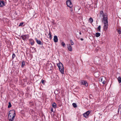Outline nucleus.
Instances as JSON below:
<instances>
[{
  "label": "nucleus",
  "mask_w": 121,
  "mask_h": 121,
  "mask_svg": "<svg viewBox=\"0 0 121 121\" xmlns=\"http://www.w3.org/2000/svg\"><path fill=\"white\" fill-rule=\"evenodd\" d=\"M53 40L56 43L58 42V39L57 36H56L55 35L54 36Z\"/></svg>",
  "instance_id": "12"
},
{
  "label": "nucleus",
  "mask_w": 121,
  "mask_h": 121,
  "mask_svg": "<svg viewBox=\"0 0 121 121\" xmlns=\"http://www.w3.org/2000/svg\"><path fill=\"white\" fill-rule=\"evenodd\" d=\"M52 107L54 108H56V104L55 103H53L52 105Z\"/></svg>",
  "instance_id": "17"
},
{
  "label": "nucleus",
  "mask_w": 121,
  "mask_h": 121,
  "mask_svg": "<svg viewBox=\"0 0 121 121\" xmlns=\"http://www.w3.org/2000/svg\"><path fill=\"white\" fill-rule=\"evenodd\" d=\"M16 114L14 110H10L9 112L8 118L9 121H13L15 118Z\"/></svg>",
  "instance_id": "1"
},
{
  "label": "nucleus",
  "mask_w": 121,
  "mask_h": 121,
  "mask_svg": "<svg viewBox=\"0 0 121 121\" xmlns=\"http://www.w3.org/2000/svg\"><path fill=\"white\" fill-rule=\"evenodd\" d=\"M67 48L69 51H72V47L70 44L67 45Z\"/></svg>",
  "instance_id": "10"
},
{
  "label": "nucleus",
  "mask_w": 121,
  "mask_h": 121,
  "mask_svg": "<svg viewBox=\"0 0 121 121\" xmlns=\"http://www.w3.org/2000/svg\"><path fill=\"white\" fill-rule=\"evenodd\" d=\"M8 104H9V105L8 106V108H10L11 107L12 105H11V103L10 102H9Z\"/></svg>",
  "instance_id": "22"
},
{
  "label": "nucleus",
  "mask_w": 121,
  "mask_h": 121,
  "mask_svg": "<svg viewBox=\"0 0 121 121\" xmlns=\"http://www.w3.org/2000/svg\"><path fill=\"white\" fill-rule=\"evenodd\" d=\"M15 56V55L14 54H13L12 58L13 59Z\"/></svg>",
  "instance_id": "30"
},
{
  "label": "nucleus",
  "mask_w": 121,
  "mask_h": 121,
  "mask_svg": "<svg viewBox=\"0 0 121 121\" xmlns=\"http://www.w3.org/2000/svg\"><path fill=\"white\" fill-rule=\"evenodd\" d=\"M71 11L72 12V10H71Z\"/></svg>",
  "instance_id": "39"
},
{
  "label": "nucleus",
  "mask_w": 121,
  "mask_h": 121,
  "mask_svg": "<svg viewBox=\"0 0 121 121\" xmlns=\"http://www.w3.org/2000/svg\"><path fill=\"white\" fill-rule=\"evenodd\" d=\"M80 39L82 41L83 40V39L82 38H81Z\"/></svg>",
  "instance_id": "37"
},
{
  "label": "nucleus",
  "mask_w": 121,
  "mask_h": 121,
  "mask_svg": "<svg viewBox=\"0 0 121 121\" xmlns=\"http://www.w3.org/2000/svg\"><path fill=\"white\" fill-rule=\"evenodd\" d=\"M101 28V26H99L98 27V29L99 30H100Z\"/></svg>",
  "instance_id": "31"
},
{
  "label": "nucleus",
  "mask_w": 121,
  "mask_h": 121,
  "mask_svg": "<svg viewBox=\"0 0 121 121\" xmlns=\"http://www.w3.org/2000/svg\"><path fill=\"white\" fill-rule=\"evenodd\" d=\"M52 22L53 25L55 24V23L54 22V21L53 20H52Z\"/></svg>",
  "instance_id": "28"
},
{
  "label": "nucleus",
  "mask_w": 121,
  "mask_h": 121,
  "mask_svg": "<svg viewBox=\"0 0 121 121\" xmlns=\"http://www.w3.org/2000/svg\"><path fill=\"white\" fill-rule=\"evenodd\" d=\"M81 84L82 85H84L86 86H88V84L87 82L85 81H81Z\"/></svg>",
  "instance_id": "8"
},
{
  "label": "nucleus",
  "mask_w": 121,
  "mask_h": 121,
  "mask_svg": "<svg viewBox=\"0 0 121 121\" xmlns=\"http://www.w3.org/2000/svg\"><path fill=\"white\" fill-rule=\"evenodd\" d=\"M24 23L23 22H21L20 23V24L19 25V26H23V24Z\"/></svg>",
  "instance_id": "27"
},
{
  "label": "nucleus",
  "mask_w": 121,
  "mask_h": 121,
  "mask_svg": "<svg viewBox=\"0 0 121 121\" xmlns=\"http://www.w3.org/2000/svg\"><path fill=\"white\" fill-rule=\"evenodd\" d=\"M90 113V112L89 111H87L83 114V117L86 118H87Z\"/></svg>",
  "instance_id": "5"
},
{
  "label": "nucleus",
  "mask_w": 121,
  "mask_h": 121,
  "mask_svg": "<svg viewBox=\"0 0 121 121\" xmlns=\"http://www.w3.org/2000/svg\"><path fill=\"white\" fill-rule=\"evenodd\" d=\"M93 21V20L92 17H90L89 19V22L90 23H91Z\"/></svg>",
  "instance_id": "18"
},
{
  "label": "nucleus",
  "mask_w": 121,
  "mask_h": 121,
  "mask_svg": "<svg viewBox=\"0 0 121 121\" xmlns=\"http://www.w3.org/2000/svg\"><path fill=\"white\" fill-rule=\"evenodd\" d=\"M45 82V81L43 80H42L41 81V82L42 83V84H44V83Z\"/></svg>",
  "instance_id": "29"
},
{
  "label": "nucleus",
  "mask_w": 121,
  "mask_h": 121,
  "mask_svg": "<svg viewBox=\"0 0 121 121\" xmlns=\"http://www.w3.org/2000/svg\"><path fill=\"white\" fill-rule=\"evenodd\" d=\"M48 38L50 39H51L52 38V37L51 36V33L50 31H49V33L48 34Z\"/></svg>",
  "instance_id": "15"
},
{
  "label": "nucleus",
  "mask_w": 121,
  "mask_h": 121,
  "mask_svg": "<svg viewBox=\"0 0 121 121\" xmlns=\"http://www.w3.org/2000/svg\"><path fill=\"white\" fill-rule=\"evenodd\" d=\"M61 45L63 47H64L65 46V44L64 42H62V43Z\"/></svg>",
  "instance_id": "25"
},
{
  "label": "nucleus",
  "mask_w": 121,
  "mask_h": 121,
  "mask_svg": "<svg viewBox=\"0 0 121 121\" xmlns=\"http://www.w3.org/2000/svg\"><path fill=\"white\" fill-rule=\"evenodd\" d=\"M57 65L60 72L62 74H64V69L63 64L61 62H60L57 64Z\"/></svg>",
  "instance_id": "3"
},
{
  "label": "nucleus",
  "mask_w": 121,
  "mask_h": 121,
  "mask_svg": "<svg viewBox=\"0 0 121 121\" xmlns=\"http://www.w3.org/2000/svg\"><path fill=\"white\" fill-rule=\"evenodd\" d=\"M121 108V104L119 105V108H118V110L120 109Z\"/></svg>",
  "instance_id": "32"
},
{
  "label": "nucleus",
  "mask_w": 121,
  "mask_h": 121,
  "mask_svg": "<svg viewBox=\"0 0 121 121\" xmlns=\"http://www.w3.org/2000/svg\"><path fill=\"white\" fill-rule=\"evenodd\" d=\"M51 112H53V108H51Z\"/></svg>",
  "instance_id": "36"
},
{
  "label": "nucleus",
  "mask_w": 121,
  "mask_h": 121,
  "mask_svg": "<svg viewBox=\"0 0 121 121\" xmlns=\"http://www.w3.org/2000/svg\"><path fill=\"white\" fill-rule=\"evenodd\" d=\"M25 65V62L24 61H23L22 62V64L21 66L22 67H23Z\"/></svg>",
  "instance_id": "21"
},
{
  "label": "nucleus",
  "mask_w": 121,
  "mask_h": 121,
  "mask_svg": "<svg viewBox=\"0 0 121 121\" xmlns=\"http://www.w3.org/2000/svg\"><path fill=\"white\" fill-rule=\"evenodd\" d=\"M106 80L105 77H103L101 79V82H102L103 83L105 84L106 82V81H105Z\"/></svg>",
  "instance_id": "9"
},
{
  "label": "nucleus",
  "mask_w": 121,
  "mask_h": 121,
  "mask_svg": "<svg viewBox=\"0 0 121 121\" xmlns=\"http://www.w3.org/2000/svg\"><path fill=\"white\" fill-rule=\"evenodd\" d=\"M117 32L120 34L121 33V31H117Z\"/></svg>",
  "instance_id": "33"
},
{
  "label": "nucleus",
  "mask_w": 121,
  "mask_h": 121,
  "mask_svg": "<svg viewBox=\"0 0 121 121\" xmlns=\"http://www.w3.org/2000/svg\"><path fill=\"white\" fill-rule=\"evenodd\" d=\"M94 75L95 77L97 78L99 75V73L98 72H96L94 73Z\"/></svg>",
  "instance_id": "13"
},
{
  "label": "nucleus",
  "mask_w": 121,
  "mask_h": 121,
  "mask_svg": "<svg viewBox=\"0 0 121 121\" xmlns=\"http://www.w3.org/2000/svg\"><path fill=\"white\" fill-rule=\"evenodd\" d=\"M49 65L51 67L50 69H51L52 68V65L51 64H50Z\"/></svg>",
  "instance_id": "35"
},
{
  "label": "nucleus",
  "mask_w": 121,
  "mask_h": 121,
  "mask_svg": "<svg viewBox=\"0 0 121 121\" xmlns=\"http://www.w3.org/2000/svg\"><path fill=\"white\" fill-rule=\"evenodd\" d=\"M119 110H118V112H119Z\"/></svg>",
  "instance_id": "40"
},
{
  "label": "nucleus",
  "mask_w": 121,
  "mask_h": 121,
  "mask_svg": "<svg viewBox=\"0 0 121 121\" xmlns=\"http://www.w3.org/2000/svg\"><path fill=\"white\" fill-rule=\"evenodd\" d=\"M5 3L3 1H0V7H3L5 6Z\"/></svg>",
  "instance_id": "11"
},
{
  "label": "nucleus",
  "mask_w": 121,
  "mask_h": 121,
  "mask_svg": "<svg viewBox=\"0 0 121 121\" xmlns=\"http://www.w3.org/2000/svg\"><path fill=\"white\" fill-rule=\"evenodd\" d=\"M100 34L99 33H96L95 34V36L96 37H98L100 36Z\"/></svg>",
  "instance_id": "20"
},
{
  "label": "nucleus",
  "mask_w": 121,
  "mask_h": 121,
  "mask_svg": "<svg viewBox=\"0 0 121 121\" xmlns=\"http://www.w3.org/2000/svg\"><path fill=\"white\" fill-rule=\"evenodd\" d=\"M80 9V7L78 6L75 7L74 9L75 11L77 13H80L79 11Z\"/></svg>",
  "instance_id": "7"
},
{
  "label": "nucleus",
  "mask_w": 121,
  "mask_h": 121,
  "mask_svg": "<svg viewBox=\"0 0 121 121\" xmlns=\"http://www.w3.org/2000/svg\"><path fill=\"white\" fill-rule=\"evenodd\" d=\"M117 80L119 83L121 82V77H119L117 78Z\"/></svg>",
  "instance_id": "19"
},
{
  "label": "nucleus",
  "mask_w": 121,
  "mask_h": 121,
  "mask_svg": "<svg viewBox=\"0 0 121 121\" xmlns=\"http://www.w3.org/2000/svg\"><path fill=\"white\" fill-rule=\"evenodd\" d=\"M79 34L80 35H81V32H79Z\"/></svg>",
  "instance_id": "38"
},
{
  "label": "nucleus",
  "mask_w": 121,
  "mask_h": 121,
  "mask_svg": "<svg viewBox=\"0 0 121 121\" xmlns=\"http://www.w3.org/2000/svg\"><path fill=\"white\" fill-rule=\"evenodd\" d=\"M35 40L36 42L38 44L40 45L42 44V43H41V42L40 40H38L36 39H35Z\"/></svg>",
  "instance_id": "16"
},
{
  "label": "nucleus",
  "mask_w": 121,
  "mask_h": 121,
  "mask_svg": "<svg viewBox=\"0 0 121 121\" xmlns=\"http://www.w3.org/2000/svg\"><path fill=\"white\" fill-rule=\"evenodd\" d=\"M29 41L30 43L32 45H33L34 44L35 42L33 39H30Z\"/></svg>",
  "instance_id": "14"
},
{
  "label": "nucleus",
  "mask_w": 121,
  "mask_h": 121,
  "mask_svg": "<svg viewBox=\"0 0 121 121\" xmlns=\"http://www.w3.org/2000/svg\"><path fill=\"white\" fill-rule=\"evenodd\" d=\"M72 105L74 108H75L77 106L76 104L75 103H73Z\"/></svg>",
  "instance_id": "23"
},
{
  "label": "nucleus",
  "mask_w": 121,
  "mask_h": 121,
  "mask_svg": "<svg viewBox=\"0 0 121 121\" xmlns=\"http://www.w3.org/2000/svg\"><path fill=\"white\" fill-rule=\"evenodd\" d=\"M107 19V17H106V25H107V26H108V21Z\"/></svg>",
  "instance_id": "34"
},
{
  "label": "nucleus",
  "mask_w": 121,
  "mask_h": 121,
  "mask_svg": "<svg viewBox=\"0 0 121 121\" xmlns=\"http://www.w3.org/2000/svg\"><path fill=\"white\" fill-rule=\"evenodd\" d=\"M99 60V59L98 57H97L95 59V60L96 62H98Z\"/></svg>",
  "instance_id": "24"
},
{
  "label": "nucleus",
  "mask_w": 121,
  "mask_h": 121,
  "mask_svg": "<svg viewBox=\"0 0 121 121\" xmlns=\"http://www.w3.org/2000/svg\"><path fill=\"white\" fill-rule=\"evenodd\" d=\"M66 4L68 7L71 8L73 6L70 0H68L66 1Z\"/></svg>",
  "instance_id": "4"
},
{
  "label": "nucleus",
  "mask_w": 121,
  "mask_h": 121,
  "mask_svg": "<svg viewBox=\"0 0 121 121\" xmlns=\"http://www.w3.org/2000/svg\"><path fill=\"white\" fill-rule=\"evenodd\" d=\"M106 29L107 28V27H106Z\"/></svg>",
  "instance_id": "41"
},
{
  "label": "nucleus",
  "mask_w": 121,
  "mask_h": 121,
  "mask_svg": "<svg viewBox=\"0 0 121 121\" xmlns=\"http://www.w3.org/2000/svg\"><path fill=\"white\" fill-rule=\"evenodd\" d=\"M70 42L71 44V45H73L74 44L72 40H70Z\"/></svg>",
  "instance_id": "26"
},
{
  "label": "nucleus",
  "mask_w": 121,
  "mask_h": 121,
  "mask_svg": "<svg viewBox=\"0 0 121 121\" xmlns=\"http://www.w3.org/2000/svg\"><path fill=\"white\" fill-rule=\"evenodd\" d=\"M105 14H104L103 11H102L100 12L99 17L102 19V22L104 24V28L105 29L106 28V17Z\"/></svg>",
  "instance_id": "2"
},
{
  "label": "nucleus",
  "mask_w": 121,
  "mask_h": 121,
  "mask_svg": "<svg viewBox=\"0 0 121 121\" xmlns=\"http://www.w3.org/2000/svg\"><path fill=\"white\" fill-rule=\"evenodd\" d=\"M22 38L24 40H26L29 38V35H24L22 36Z\"/></svg>",
  "instance_id": "6"
}]
</instances>
